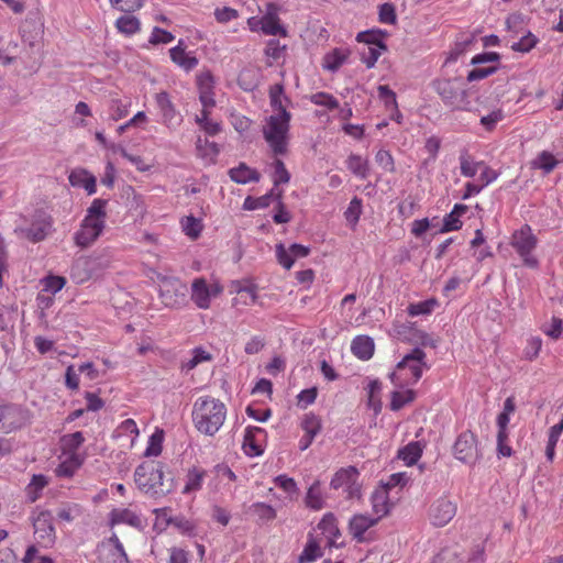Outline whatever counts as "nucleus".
Returning a JSON list of instances; mask_svg holds the SVG:
<instances>
[{
    "instance_id": "nucleus-1",
    "label": "nucleus",
    "mask_w": 563,
    "mask_h": 563,
    "mask_svg": "<svg viewBox=\"0 0 563 563\" xmlns=\"http://www.w3.org/2000/svg\"><path fill=\"white\" fill-rule=\"evenodd\" d=\"M192 422L202 434L213 437L227 419L225 405L213 397H199L192 407Z\"/></svg>"
},
{
    "instance_id": "nucleus-2",
    "label": "nucleus",
    "mask_w": 563,
    "mask_h": 563,
    "mask_svg": "<svg viewBox=\"0 0 563 563\" xmlns=\"http://www.w3.org/2000/svg\"><path fill=\"white\" fill-rule=\"evenodd\" d=\"M108 200L96 198L87 209L79 229L74 233V242L81 249L92 245L106 228Z\"/></svg>"
},
{
    "instance_id": "nucleus-3",
    "label": "nucleus",
    "mask_w": 563,
    "mask_h": 563,
    "mask_svg": "<svg viewBox=\"0 0 563 563\" xmlns=\"http://www.w3.org/2000/svg\"><path fill=\"white\" fill-rule=\"evenodd\" d=\"M423 368H428L426 353L420 347H415L397 364L389 378L395 387L402 388L416 384L421 378Z\"/></svg>"
},
{
    "instance_id": "nucleus-4",
    "label": "nucleus",
    "mask_w": 563,
    "mask_h": 563,
    "mask_svg": "<svg viewBox=\"0 0 563 563\" xmlns=\"http://www.w3.org/2000/svg\"><path fill=\"white\" fill-rule=\"evenodd\" d=\"M137 488L152 498H162L172 492V485L164 481L163 468L155 463H143L135 468Z\"/></svg>"
},
{
    "instance_id": "nucleus-5",
    "label": "nucleus",
    "mask_w": 563,
    "mask_h": 563,
    "mask_svg": "<svg viewBox=\"0 0 563 563\" xmlns=\"http://www.w3.org/2000/svg\"><path fill=\"white\" fill-rule=\"evenodd\" d=\"M291 114L283 111L282 115H269L263 125V136L275 155L287 153Z\"/></svg>"
},
{
    "instance_id": "nucleus-6",
    "label": "nucleus",
    "mask_w": 563,
    "mask_h": 563,
    "mask_svg": "<svg viewBox=\"0 0 563 563\" xmlns=\"http://www.w3.org/2000/svg\"><path fill=\"white\" fill-rule=\"evenodd\" d=\"M434 88L442 101L452 109L466 110L467 92L456 79H442L434 82Z\"/></svg>"
},
{
    "instance_id": "nucleus-7",
    "label": "nucleus",
    "mask_w": 563,
    "mask_h": 563,
    "mask_svg": "<svg viewBox=\"0 0 563 563\" xmlns=\"http://www.w3.org/2000/svg\"><path fill=\"white\" fill-rule=\"evenodd\" d=\"M452 452L456 460L468 465H474L482 459L477 437L470 430L462 432L457 437Z\"/></svg>"
},
{
    "instance_id": "nucleus-8",
    "label": "nucleus",
    "mask_w": 563,
    "mask_h": 563,
    "mask_svg": "<svg viewBox=\"0 0 563 563\" xmlns=\"http://www.w3.org/2000/svg\"><path fill=\"white\" fill-rule=\"evenodd\" d=\"M53 218L43 210H36L30 227L16 230L21 235L33 243L44 241L53 230Z\"/></svg>"
},
{
    "instance_id": "nucleus-9",
    "label": "nucleus",
    "mask_w": 563,
    "mask_h": 563,
    "mask_svg": "<svg viewBox=\"0 0 563 563\" xmlns=\"http://www.w3.org/2000/svg\"><path fill=\"white\" fill-rule=\"evenodd\" d=\"M360 473L356 467L347 466L340 468L332 477L330 487L332 489L342 488L347 499L358 498L361 496V485L358 484Z\"/></svg>"
},
{
    "instance_id": "nucleus-10",
    "label": "nucleus",
    "mask_w": 563,
    "mask_h": 563,
    "mask_svg": "<svg viewBox=\"0 0 563 563\" xmlns=\"http://www.w3.org/2000/svg\"><path fill=\"white\" fill-rule=\"evenodd\" d=\"M32 522L37 543L44 548L52 547L56 540L52 511L38 510L37 512H34Z\"/></svg>"
},
{
    "instance_id": "nucleus-11",
    "label": "nucleus",
    "mask_w": 563,
    "mask_h": 563,
    "mask_svg": "<svg viewBox=\"0 0 563 563\" xmlns=\"http://www.w3.org/2000/svg\"><path fill=\"white\" fill-rule=\"evenodd\" d=\"M512 247L523 258V262L529 267H537L538 261L531 256V252L536 249L537 238L532 233L529 225H523L520 230L512 234Z\"/></svg>"
},
{
    "instance_id": "nucleus-12",
    "label": "nucleus",
    "mask_w": 563,
    "mask_h": 563,
    "mask_svg": "<svg viewBox=\"0 0 563 563\" xmlns=\"http://www.w3.org/2000/svg\"><path fill=\"white\" fill-rule=\"evenodd\" d=\"M223 288L219 284L209 285L202 277L195 278L191 283L190 299L199 309H209L212 298L222 292Z\"/></svg>"
},
{
    "instance_id": "nucleus-13",
    "label": "nucleus",
    "mask_w": 563,
    "mask_h": 563,
    "mask_svg": "<svg viewBox=\"0 0 563 563\" xmlns=\"http://www.w3.org/2000/svg\"><path fill=\"white\" fill-rule=\"evenodd\" d=\"M155 102L161 115L159 122L170 131H175L183 122L181 114L177 111L166 91L155 95Z\"/></svg>"
},
{
    "instance_id": "nucleus-14",
    "label": "nucleus",
    "mask_w": 563,
    "mask_h": 563,
    "mask_svg": "<svg viewBox=\"0 0 563 563\" xmlns=\"http://www.w3.org/2000/svg\"><path fill=\"white\" fill-rule=\"evenodd\" d=\"M456 514V505L448 497L438 498L430 507L429 518L435 527H444Z\"/></svg>"
},
{
    "instance_id": "nucleus-15",
    "label": "nucleus",
    "mask_w": 563,
    "mask_h": 563,
    "mask_svg": "<svg viewBox=\"0 0 563 563\" xmlns=\"http://www.w3.org/2000/svg\"><path fill=\"white\" fill-rule=\"evenodd\" d=\"M27 421V412L15 405L0 406V429L11 432L23 427Z\"/></svg>"
},
{
    "instance_id": "nucleus-16",
    "label": "nucleus",
    "mask_w": 563,
    "mask_h": 563,
    "mask_svg": "<svg viewBox=\"0 0 563 563\" xmlns=\"http://www.w3.org/2000/svg\"><path fill=\"white\" fill-rule=\"evenodd\" d=\"M310 249L308 246L294 243L288 249L284 244L276 245V257L278 263L285 268L290 269L296 258H303L308 256Z\"/></svg>"
},
{
    "instance_id": "nucleus-17",
    "label": "nucleus",
    "mask_w": 563,
    "mask_h": 563,
    "mask_svg": "<svg viewBox=\"0 0 563 563\" xmlns=\"http://www.w3.org/2000/svg\"><path fill=\"white\" fill-rule=\"evenodd\" d=\"M379 522L378 518L367 514H356L349 521V532L357 542H365L366 531Z\"/></svg>"
},
{
    "instance_id": "nucleus-18",
    "label": "nucleus",
    "mask_w": 563,
    "mask_h": 563,
    "mask_svg": "<svg viewBox=\"0 0 563 563\" xmlns=\"http://www.w3.org/2000/svg\"><path fill=\"white\" fill-rule=\"evenodd\" d=\"M261 30L267 35H287L286 30L280 25L275 4L268 3L267 11L260 20Z\"/></svg>"
},
{
    "instance_id": "nucleus-19",
    "label": "nucleus",
    "mask_w": 563,
    "mask_h": 563,
    "mask_svg": "<svg viewBox=\"0 0 563 563\" xmlns=\"http://www.w3.org/2000/svg\"><path fill=\"white\" fill-rule=\"evenodd\" d=\"M109 523L111 527L117 525H128L136 529L143 527L141 517L129 508H114L109 514Z\"/></svg>"
},
{
    "instance_id": "nucleus-20",
    "label": "nucleus",
    "mask_w": 563,
    "mask_h": 563,
    "mask_svg": "<svg viewBox=\"0 0 563 563\" xmlns=\"http://www.w3.org/2000/svg\"><path fill=\"white\" fill-rule=\"evenodd\" d=\"M68 180L73 187L84 188L89 196L96 194L97 191V179L87 169H73L68 176Z\"/></svg>"
},
{
    "instance_id": "nucleus-21",
    "label": "nucleus",
    "mask_w": 563,
    "mask_h": 563,
    "mask_svg": "<svg viewBox=\"0 0 563 563\" xmlns=\"http://www.w3.org/2000/svg\"><path fill=\"white\" fill-rule=\"evenodd\" d=\"M170 59L186 71L192 70L198 65L196 56L186 53L184 41L179 40L178 45L169 49Z\"/></svg>"
},
{
    "instance_id": "nucleus-22",
    "label": "nucleus",
    "mask_w": 563,
    "mask_h": 563,
    "mask_svg": "<svg viewBox=\"0 0 563 563\" xmlns=\"http://www.w3.org/2000/svg\"><path fill=\"white\" fill-rule=\"evenodd\" d=\"M95 260L90 257L77 258L70 269L71 278L77 283H84L90 279L93 275Z\"/></svg>"
},
{
    "instance_id": "nucleus-23",
    "label": "nucleus",
    "mask_w": 563,
    "mask_h": 563,
    "mask_svg": "<svg viewBox=\"0 0 563 563\" xmlns=\"http://www.w3.org/2000/svg\"><path fill=\"white\" fill-rule=\"evenodd\" d=\"M228 174L232 181L242 185L257 183L261 179V174L245 163H240L239 166L230 168Z\"/></svg>"
},
{
    "instance_id": "nucleus-24",
    "label": "nucleus",
    "mask_w": 563,
    "mask_h": 563,
    "mask_svg": "<svg viewBox=\"0 0 563 563\" xmlns=\"http://www.w3.org/2000/svg\"><path fill=\"white\" fill-rule=\"evenodd\" d=\"M65 459L55 468L57 477L70 478L82 465L84 456L80 454H64Z\"/></svg>"
},
{
    "instance_id": "nucleus-25",
    "label": "nucleus",
    "mask_w": 563,
    "mask_h": 563,
    "mask_svg": "<svg viewBox=\"0 0 563 563\" xmlns=\"http://www.w3.org/2000/svg\"><path fill=\"white\" fill-rule=\"evenodd\" d=\"M372 510L375 518L380 520L390 509L388 492L385 488L376 489L371 496Z\"/></svg>"
},
{
    "instance_id": "nucleus-26",
    "label": "nucleus",
    "mask_w": 563,
    "mask_h": 563,
    "mask_svg": "<svg viewBox=\"0 0 563 563\" xmlns=\"http://www.w3.org/2000/svg\"><path fill=\"white\" fill-rule=\"evenodd\" d=\"M374 341L367 335H357L353 339L351 351L353 354L363 361L369 360L374 354Z\"/></svg>"
},
{
    "instance_id": "nucleus-27",
    "label": "nucleus",
    "mask_w": 563,
    "mask_h": 563,
    "mask_svg": "<svg viewBox=\"0 0 563 563\" xmlns=\"http://www.w3.org/2000/svg\"><path fill=\"white\" fill-rule=\"evenodd\" d=\"M98 562L99 563H130L125 550H111L106 544L98 545Z\"/></svg>"
},
{
    "instance_id": "nucleus-28",
    "label": "nucleus",
    "mask_w": 563,
    "mask_h": 563,
    "mask_svg": "<svg viewBox=\"0 0 563 563\" xmlns=\"http://www.w3.org/2000/svg\"><path fill=\"white\" fill-rule=\"evenodd\" d=\"M345 163L347 169L360 179H366L369 176V163L361 155L351 154Z\"/></svg>"
},
{
    "instance_id": "nucleus-29",
    "label": "nucleus",
    "mask_w": 563,
    "mask_h": 563,
    "mask_svg": "<svg viewBox=\"0 0 563 563\" xmlns=\"http://www.w3.org/2000/svg\"><path fill=\"white\" fill-rule=\"evenodd\" d=\"M48 485V479L43 474H35L25 487L26 498L30 503H35L41 496L43 489Z\"/></svg>"
},
{
    "instance_id": "nucleus-30",
    "label": "nucleus",
    "mask_w": 563,
    "mask_h": 563,
    "mask_svg": "<svg viewBox=\"0 0 563 563\" xmlns=\"http://www.w3.org/2000/svg\"><path fill=\"white\" fill-rule=\"evenodd\" d=\"M459 162L461 174L464 177H474L477 174L478 169L482 168V166H484V162L474 161V158L472 157L467 150L461 151Z\"/></svg>"
},
{
    "instance_id": "nucleus-31",
    "label": "nucleus",
    "mask_w": 563,
    "mask_h": 563,
    "mask_svg": "<svg viewBox=\"0 0 563 563\" xmlns=\"http://www.w3.org/2000/svg\"><path fill=\"white\" fill-rule=\"evenodd\" d=\"M322 556L321 548L318 541L309 534L308 541L298 556V563H312Z\"/></svg>"
},
{
    "instance_id": "nucleus-32",
    "label": "nucleus",
    "mask_w": 563,
    "mask_h": 563,
    "mask_svg": "<svg viewBox=\"0 0 563 563\" xmlns=\"http://www.w3.org/2000/svg\"><path fill=\"white\" fill-rule=\"evenodd\" d=\"M421 455L422 445L418 441L410 442L398 451V457L408 466L416 464Z\"/></svg>"
},
{
    "instance_id": "nucleus-33",
    "label": "nucleus",
    "mask_w": 563,
    "mask_h": 563,
    "mask_svg": "<svg viewBox=\"0 0 563 563\" xmlns=\"http://www.w3.org/2000/svg\"><path fill=\"white\" fill-rule=\"evenodd\" d=\"M318 529L322 531V533L327 534L330 539V544L332 545L334 539L341 536V532L336 525V518L332 512H328L323 516L321 521L318 523Z\"/></svg>"
},
{
    "instance_id": "nucleus-34",
    "label": "nucleus",
    "mask_w": 563,
    "mask_h": 563,
    "mask_svg": "<svg viewBox=\"0 0 563 563\" xmlns=\"http://www.w3.org/2000/svg\"><path fill=\"white\" fill-rule=\"evenodd\" d=\"M212 360V355L207 352L203 347L197 346L191 351V357L187 361L181 362V371L189 372L196 368L202 362H210Z\"/></svg>"
},
{
    "instance_id": "nucleus-35",
    "label": "nucleus",
    "mask_w": 563,
    "mask_h": 563,
    "mask_svg": "<svg viewBox=\"0 0 563 563\" xmlns=\"http://www.w3.org/2000/svg\"><path fill=\"white\" fill-rule=\"evenodd\" d=\"M416 393L412 389L394 390L390 395V409L398 411L415 400Z\"/></svg>"
},
{
    "instance_id": "nucleus-36",
    "label": "nucleus",
    "mask_w": 563,
    "mask_h": 563,
    "mask_svg": "<svg viewBox=\"0 0 563 563\" xmlns=\"http://www.w3.org/2000/svg\"><path fill=\"white\" fill-rule=\"evenodd\" d=\"M205 476H206V471H203L201 468L194 467V468L189 470L183 493L189 494V493L197 492V490L201 489Z\"/></svg>"
},
{
    "instance_id": "nucleus-37",
    "label": "nucleus",
    "mask_w": 563,
    "mask_h": 563,
    "mask_svg": "<svg viewBox=\"0 0 563 563\" xmlns=\"http://www.w3.org/2000/svg\"><path fill=\"white\" fill-rule=\"evenodd\" d=\"M347 55V52L343 49H333L323 57V68L336 71L345 63Z\"/></svg>"
},
{
    "instance_id": "nucleus-38",
    "label": "nucleus",
    "mask_w": 563,
    "mask_h": 563,
    "mask_svg": "<svg viewBox=\"0 0 563 563\" xmlns=\"http://www.w3.org/2000/svg\"><path fill=\"white\" fill-rule=\"evenodd\" d=\"M256 432L262 433L264 430L258 427H247L245 429L243 448L245 453L250 456H257L262 454L260 445H257L254 441Z\"/></svg>"
},
{
    "instance_id": "nucleus-39",
    "label": "nucleus",
    "mask_w": 563,
    "mask_h": 563,
    "mask_svg": "<svg viewBox=\"0 0 563 563\" xmlns=\"http://www.w3.org/2000/svg\"><path fill=\"white\" fill-rule=\"evenodd\" d=\"M115 26L119 32L133 35L140 31L141 22L136 16L125 14L117 19Z\"/></svg>"
},
{
    "instance_id": "nucleus-40",
    "label": "nucleus",
    "mask_w": 563,
    "mask_h": 563,
    "mask_svg": "<svg viewBox=\"0 0 563 563\" xmlns=\"http://www.w3.org/2000/svg\"><path fill=\"white\" fill-rule=\"evenodd\" d=\"M300 427L305 431V434L316 438L322 429V422L320 417L313 412H309L302 417Z\"/></svg>"
},
{
    "instance_id": "nucleus-41",
    "label": "nucleus",
    "mask_w": 563,
    "mask_h": 563,
    "mask_svg": "<svg viewBox=\"0 0 563 563\" xmlns=\"http://www.w3.org/2000/svg\"><path fill=\"white\" fill-rule=\"evenodd\" d=\"M276 191L275 188H273L269 192L265 194L264 196L253 198V197H246L243 203L244 209L246 210H256V209H264L267 208L271 205V201L273 199H276Z\"/></svg>"
},
{
    "instance_id": "nucleus-42",
    "label": "nucleus",
    "mask_w": 563,
    "mask_h": 563,
    "mask_svg": "<svg viewBox=\"0 0 563 563\" xmlns=\"http://www.w3.org/2000/svg\"><path fill=\"white\" fill-rule=\"evenodd\" d=\"M85 442L82 432L76 431L62 438L64 454H78L77 450Z\"/></svg>"
},
{
    "instance_id": "nucleus-43",
    "label": "nucleus",
    "mask_w": 563,
    "mask_h": 563,
    "mask_svg": "<svg viewBox=\"0 0 563 563\" xmlns=\"http://www.w3.org/2000/svg\"><path fill=\"white\" fill-rule=\"evenodd\" d=\"M140 431L136 422L133 419H125L122 421L114 431L117 438L131 437V446H133Z\"/></svg>"
},
{
    "instance_id": "nucleus-44",
    "label": "nucleus",
    "mask_w": 563,
    "mask_h": 563,
    "mask_svg": "<svg viewBox=\"0 0 563 563\" xmlns=\"http://www.w3.org/2000/svg\"><path fill=\"white\" fill-rule=\"evenodd\" d=\"M438 306V301L434 298L410 303L407 308V312L411 317L427 316L430 314Z\"/></svg>"
},
{
    "instance_id": "nucleus-45",
    "label": "nucleus",
    "mask_w": 563,
    "mask_h": 563,
    "mask_svg": "<svg viewBox=\"0 0 563 563\" xmlns=\"http://www.w3.org/2000/svg\"><path fill=\"white\" fill-rule=\"evenodd\" d=\"M306 504L309 508L320 510L323 508V497L320 488L319 481H316L308 489L306 496Z\"/></svg>"
},
{
    "instance_id": "nucleus-46",
    "label": "nucleus",
    "mask_w": 563,
    "mask_h": 563,
    "mask_svg": "<svg viewBox=\"0 0 563 563\" xmlns=\"http://www.w3.org/2000/svg\"><path fill=\"white\" fill-rule=\"evenodd\" d=\"M81 514V506L75 503L63 504L57 510L58 519L66 522H71L76 518L80 517Z\"/></svg>"
},
{
    "instance_id": "nucleus-47",
    "label": "nucleus",
    "mask_w": 563,
    "mask_h": 563,
    "mask_svg": "<svg viewBox=\"0 0 563 563\" xmlns=\"http://www.w3.org/2000/svg\"><path fill=\"white\" fill-rule=\"evenodd\" d=\"M209 110L202 109L200 115L196 117V122L208 135H217L221 131V125L218 122L209 119Z\"/></svg>"
},
{
    "instance_id": "nucleus-48",
    "label": "nucleus",
    "mask_w": 563,
    "mask_h": 563,
    "mask_svg": "<svg viewBox=\"0 0 563 563\" xmlns=\"http://www.w3.org/2000/svg\"><path fill=\"white\" fill-rule=\"evenodd\" d=\"M163 441V430L156 429V431L148 439L147 448L145 449L144 455L147 457L158 456L162 453Z\"/></svg>"
},
{
    "instance_id": "nucleus-49",
    "label": "nucleus",
    "mask_w": 563,
    "mask_h": 563,
    "mask_svg": "<svg viewBox=\"0 0 563 563\" xmlns=\"http://www.w3.org/2000/svg\"><path fill=\"white\" fill-rule=\"evenodd\" d=\"M181 227L185 234L192 240H196L202 230L201 221L194 216L185 217L181 220Z\"/></svg>"
},
{
    "instance_id": "nucleus-50",
    "label": "nucleus",
    "mask_w": 563,
    "mask_h": 563,
    "mask_svg": "<svg viewBox=\"0 0 563 563\" xmlns=\"http://www.w3.org/2000/svg\"><path fill=\"white\" fill-rule=\"evenodd\" d=\"M41 283L43 286L41 291L55 295L56 292L63 289V287L66 284V279L62 276L52 275L43 278Z\"/></svg>"
},
{
    "instance_id": "nucleus-51",
    "label": "nucleus",
    "mask_w": 563,
    "mask_h": 563,
    "mask_svg": "<svg viewBox=\"0 0 563 563\" xmlns=\"http://www.w3.org/2000/svg\"><path fill=\"white\" fill-rule=\"evenodd\" d=\"M310 101L316 106L325 107L328 110H335L339 108V101L328 92H317L310 97Z\"/></svg>"
},
{
    "instance_id": "nucleus-52",
    "label": "nucleus",
    "mask_w": 563,
    "mask_h": 563,
    "mask_svg": "<svg viewBox=\"0 0 563 563\" xmlns=\"http://www.w3.org/2000/svg\"><path fill=\"white\" fill-rule=\"evenodd\" d=\"M361 214H362V199L358 197H354L350 201L349 207L344 212V217H345L346 221L354 227L358 222Z\"/></svg>"
},
{
    "instance_id": "nucleus-53",
    "label": "nucleus",
    "mask_w": 563,
    "mask_h": 563,
    "mask_svg": "<svg viewBox=\"0 0 563 563\" xmlns=\"http://www.w3.org/2000/svg\"><path fill=\"white\" fill-rule=\"evenodd\" d=\"M386 49L385 44H380L379 47H366L361 53V60L366 65L367 68H373L382 55V51Z\"/></svg>"
},
{
    "instance_id": "nucleus-54",
    "label": "nucleus",
    "mask_w": 563,
    "mask_h": 563,
    "mask_svg": "<svg viewBox=\"0 0 563 563\" xmlns=\"http://www.w3.org/2000/svg\"><path fill=\"white\" fill-rule=\"evenodd\" d=\"M559 164L558 159L549 152H541L538 157H537V161L534 163V165L542 169L545 174H549L551 173L555 167L556 165Z\"/></svg>"
},
{
    "instance_id": "nucleus-55",
    "label": "nucleus",
    "mask_w": 563,
    "mask_h": 563,
    "mask_svg": "<svg viewBox=\"0 0 563 563\" xmlns=\"http://www.w3.org/2000/svg\"><path fill=\"white\" fill-rule=\"evenodd\" d=\"M273 167H274L273 181H274L275 187L280 184L289 183L290 174L286 169V166L282 159L276 158L273 163Z\"/></svg>"
},
{
    "instance_id": "nucleus-56",
    "label": "nucleus",
    "mask_w": 563,
    "mask_h": 563,
    "mask_svg": "<svg viewBox=\"0 0 563 563\" xmlns=\"http://www.w3.org/2000/svg\"><path fill=\"white\" fill-rule=\"evenodd\" d=\"M168 563H190L191 562V554L188 550L179 548V547H172L168 549Z\"/></svg>"
},
{
    "instance_id": "nucleus-57",
    "label": "nucleus",
    "mask_w": 563,
    "mask_h": 563,
    "mask_svg": "<svg viewBox=\"0 0 563 563\" xmlns=\"http://www.w3.org/2000/svg\"><path fill=\"white\" fill-rule=\"evenodd\" d=\"M111 5L122 12H134L143 7L142 0H109Z\"/></svg>"
},
{
    "instance_id": "nucleus-58",
    "label": "nucleus",
    "mask_w": 563,
    "mask_h": 563,
    "mask_svg": "<svg viewBox=\"0 0 563 563\" xmlns=\"http://www.w3.org/2000/svg\"><path fill=\"white\" fill-rule=\"evenodd\" d=\"M537 42V37L532 33H528L518 42L514 43L511 45V49L515 52L528 53L536 46Z\"/></svg>"
},
{
    "instance_id": "nucleus-59",
    "label": "nucleus",
    "mask_w": 563,
    "mask_h": 563,
    "mask_svg": "<svg viewBox=\"0 0 563 563\" xmlns=\"http://www.w3.org/2000/svg\"><path fill=\"white\" fill-rule=\"evenodd\" d=\"M375 161L385 172H395L394 158L389 151L379 150L375 155Z\"/></svg>"
},
{
    "instance_id": "nucleus-60",
    "label": "nucleus",
    "mask_w": 563,
    "mask_h": 563,
    "mask_svg": "<svg viewBox=\"0 0 563 563\" xmlns=\"http://www.w3.org/2000/svg\"><path fill=\"white\" fill-rule=\"evenodd\" d=\"M174 38L175 36L170 32L163 30L158 26H155L152 31L148 42L153 45L168 44L173 42Z\"/></svg>"
},
{
    "instance_id": "nucleus-61",
    "label": "nucleus",
    "mask_w": 563,
    "mask_h": 563,
    "mask_svg": "<svg viewBox=\"0 0 563 563\" xmlns=\"http://www.w3.org/2000/svg\"><path fill=\"white\" fill-rule=\"evenodd\" d=\"M542 340L538 336H532L527 341V345L523 350L525 358L532 361L534 360L541 350Z\"/></svg>"
},
{
    "instance_id": "nucleus-62",
    "label": "nucleus",
    "mask_w": 563,
    "mask_h": 563,
    "mask_svg": "<svg viewBox=\"0 0 563 563\" xmlns=\"http://www.w3.org/2000/svg\"><path fill=\"white\" fill-rule=\"evenodd\" d=\"M497 66H488V67H475L474 69L470 70L467 74V81H477L482 80L497 71Z\"/></svg>"
},
{
    "instance_id": "nucleus-63",
    "label": "nucleus",
    "mask_w": 563,
    "mask_h": 563,
    "mask_svg": "<svg viewBox=\"0 0 563 563\" xmlns=\"http://www.w3.org/2000/svg\"><path fill=\"white\" fill-rule=\"evenodd\" d=\"M504 119V112L500 109L494 110L487 115L481 118V124L487 130L493 131L498 122Z\"/></svg>"
},
{
    "instance_id": "nucleus-64",
    "label": "nucleus",
    "mask_w": 563,
    "mask_h": 563,
    "mask_svg": "<svg viewBox=\"0 0 563 563\" xmlns=\"http://www.w3.org/2000/svg\"><path fill=\"white\" fill-rule=\"evenodd\" d=\"M286 49L278 40H269L265 47V55L274 60L279 59Z\"/></svg>"
}]
</instances>
